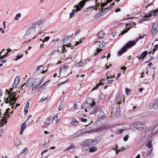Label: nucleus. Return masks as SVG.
I'll return each instance as SVG.
<instances>
[{
	"mask_svg": "<svg viewBox=\"0 0 158 158\" xmlns=\"http://www.w3.org/2000/svg\"><path fill=\"white\" fill-rule=\"evenodd\" d=\"M81 31V30L80 29H78L75 32L74 35L75 36H76L77 35L78 33Z\"/></svg>",
	"mask_w": 158,
	"mask_h": 158,
	"instance_id": "338daca9",
	"label": "nucleus"
},
{
	"mask_svg": "<svg viewBox=\"0 0 158 158\" xmlns=\"http://www.w3.org/2000/svg\"><path fill=\"white\" fill-rule=\"evenodd\" d=\"M102 49H101L100 50L99 48H97L96 50H95V51L94 53V55L96 56L97 55L99 52H100L101 51Z\"/></svg>",
	"mask_w": 158,
	"mask_h": 158,
	"instance_id": "2f4dec72",
	"label": "nucleus"
},
{
	"mask_svg": "<svg viewBox=\"0 0 158 158\" xmlns=\"http://www.w3.org/2000/svg\"><path fill=\"white\" fill-rule=\"evenodd\" d=\"M19 97V95H17V97H13L11 98H10V99L11 100V102H15L18 99V98Z\"/></svg>",
	"mask_w": 158,
	"mask_h": 158,
	"instance_id": "c756f323",
	"label": "nucleus"
},
{
	"mask_svg": "<svg viewBox=\"0 0 158 158\" xmlns=\"http://www.w3.org/2000/svg\"><path fill=\"white\" fill-rule=\"evenodd\" d=\"M148 53V51H145L140 54L139 57L137 56L136 57L139 58V60L141 61L144 60Z\"/></svg>",
	"mask_w": 158,
	"mask_h": 158,
	"instance_id": "6e6552de",
	"label": "nucleus"
},
{
	"mask_svg": "<svg viewBox=\"0 0 158 158\" xmlns=\"http://www.w3.org/2000/svg\"><path fill=\"white\" fill-rule=\"evenodd\" d=\"M152 108L155 110H158V99L154 102L152 105Z\"/></svg>",
	"mask_w": 158,
	"mask_h": 158,
	"instance_id": "aec40b11",
	"label": "nucleus"
},
{
	"mask_svg": "<svg viewBox=\"0 0 158 158\" xmlns=\"http://www.w3.org/2000/svg\"><path fill=\"white\" fill-rule=\"evenodd\" d=\"M23 56V54H21L20 56L19 55H17L16 57V59H15V61H17L19 59H20Z\"/></svg>",
	"mask_w": 158,
	"mask_h": 158,
	"instance_id": "c03bdc74",
	"label": "nucleus"
},
{
	"mask_svg": "<svg viewBox=\"0 0 158 158\" xmlns=\"http://www.w3.org/2000/svg\"><path fill=\"white\" fill-rule=\"evenodd\" d=\"M38 86H39L37 85H35V86H32V90H34L36 89L37 88H38Z\"/></svg>",
	"mask_w": 158,
	"mask_h": 158,
	"instance_id": "774afa93",
	"label": "nucleus"
},
{
	"mask_svg": "<svg viewBox=\"0 0 158 158\" xmlns=\"http://www.w3.org/2000/svg\"><path fill=\"white\" fill-rule=\"evenodd\" d=\"M145 19H141L140 21H139V22L140 23H142L144 21H146L148 20L149 19H147L146 17H145Z\"/></svg>",
	"mask_w": 158,
	"mask_h": 158,
	"instance_id": "6e6d98bb",
	"label": "nucleus"
},
{
	"mask_svg": "<svg viewBox=\"0 0 158 158\" xmlns=\"http://www.w3.org/2000/svg\"><path fill=\"white\" fill-rule=\"evenodd\" d=\"M73 35V33L72 35H67V36L66 37V40H69V39L71 38L72 37Z\"/></svg>",
	"mask_w": 158,
	"mask_h": 158,
	"instance_id": "864d4df0",
	"label": "nucleus"
},
{
	"mask_svg": "<svg viewBox=\"0 0 158 158\" xmlns=\"http://www.w3.org/2000/svg\"><path fill=\"white\" fill-rule=\"evenodd\" d=\"M32 27H29L27 30L25 35L23 36L24 39H26V36L30 34L32 32H34L35 31V25H32Z\"/></svg>",
	"mask_w": 158,
	"mask_h": 158,
	"instance_id": "423d86ee",
	"label": "nucleus"
},
{
	"mask_svg": "<svg viewBox=\"0 0 158 158\" xmlns=\"http://www.w3.org/2000/svg\"><path fill=\"white\" fill-rule=\"evenodd\" d=\"M101 130H102L100 127L94 129V130H93V131L98 132Z\"/></svg>",
	"mask_w": 158,
	"mask_h": 158,
	"instance_id": "3c124183",
	"label": "nucleus"
},
{
	"mask_svg": "<svg viewBox=\"0 0 158 158\" xmlns=\"http://www.w3.org/2000/svg\"><path fill=\"white\" fill-rule=\"evenodd\" d=\"M8 118L7 117L5 116H3V118H2L1 120L0 121V122L1 123V124H2V125H4V123L6 122V121Z\"/></svg>",
	"mask_w": 158,
	"mask_h": 158,
	"instance_id": "393cba45",
	"label": "nucleus"
},
{
	"mask_svg": "<svg viewBox=\"0 0 158 158\" xmlns=\"http://www.w3.org/2000/svg\"><path fill=\"white\" fill-rule=\"evenodd\" d=\"M46 87H45L43 85H41L39 88L38 91L42 92L43 90L45 89Z\"/></svg>",
	"mask_w": 158,
	"mask_h": 158,
	"instance_id": "72a5a7b5",
	"label": "nucleus"
},
{
	"mask_svg": "<svg viewBox=\"0 0 158 158\" xmlns=\"http://www.w3.org/2000/svg\"><path fill=\"white\" fill-rule=\"evenodd\" d=\"M97 7V6H90L89 7L87 8L86 9V10L87 11H91L92 10H93L94 9H95V10H97V8H95Z\"/></svg>",
	"mask_w": 158,
	"mask_h": 158,
	"instance_id": "412c9836",
	"label": "nucleus"
},
{
	"mask_svg": "<svg viewBox=\"0 0 158 158\" xmlns=\"http://www.w3.org/2000/svg\"><path fill=\"white\" fill-rule=\"evenodd\" d=\"M129 29H130V28H129L127 30H123V31L121 32L120 35H123L125 33H127L128 31L129 30Z\"/></svg>",
	"mask_w": 158,
	"mask_h": 158,
	"instance_id": "e2e57ef3",
	"label": "nucleus"
},
{
	"mask_svg": "<svg viewBox=\"0 0 158 158\" xmlns=\"http://www.w3.org/2000/svg\"><path fill=\"white\" fill-rule=\"evenodd\" d=\"M26 127V124L25 122L22 124L21 126V129L23 130H24Z\"/></svg>",
	"mask_w": 158,
	"mask_h": 158,
	"instance_id": "79ce46f5",
	"label": "nucleus"
},
{
	"mask_svg": "<svg viewBox=\"0 0 158 158\" xmlns=\"http://www.w3.org/2000/svg\"><path fill=\"white\" fill-rule=\"evenodd\" d=\"M138 41V40H137L135 41H128L125 45L128 48L134 46L136 44V42H137Z\"/></svg>",
	"mask_w": 158,
	"mask_h": 158,
	"instance_id": "1a4fd4ad",
	"label": "nucleus"
},
{
	"mask_svg": "<svg viewBox=\"0 0 158 158\" xmlns=\"http://www.w3.org/2000/svg\"><path fill=\"white\" fill-rule=\"evenodd\" d=\"M21 16V14L20 13H18L16 15V16L15 17V20H18L19 19L18 18H20Z\"/></svg>",
	"mask_w": 158,
	"mask_h": 158,
	"instance_id": "a18cd8bd",
	"label": "nucleus"
},
{
	"mask_svg": "<svg viewBox=\"0 0 158 158\" xmlns=\"http://www.w3.org/2000/svg\"><path fill=\"white\" fill-rule=\"evenodd\" d=\"M28 151V149L27 148H25L23 150H22V152L20 153L19 155L18 156V158H19L20 157V155L23 154L24 152H27ZM26 153H24V155H25L26 154Z\"/></svg>",
	"mask_w": 158,
	"mask_h": 158,
	"instance_id": "bb28decb",
	"label": "nucleus"
},
{
	"mask_svg": "<svg viewBox=\"0 0 158 158\" xmlns=\"http://www.w3.org/2000/svg\"><path fill=\"white\" fill-rule=\"evenodd\" d=\"M95 140H94L92 139H87L82 142V145L88 148L89 147H91V144H92Z\"/></svg>",
	"mask_w": 158,
	"mask_h": 158,
	"instance_id": "20e7f679",
	"label": "nucleus"
},
{
	"mask_svg": "<svg viewBox=\"0 0 158 158\" xmlns=\"http://www.w3.org/2000/svg\"><path fill=\"white\" fill-rule=\"evenodd\" d=\"M129 136L128 135H125L124 137H123V140L124 141H127L128 139L129 138Z\"/></svg>",
	"mask_w": 158,
	"mask_h": 158,
	"instance_id": "5fc2aeb1",
	"label": "nucleus"
},
{
	"mask_svg": "<svg viewBox=\"0 0 158 158\" xmlns=\"http://www.w3.org/2000/svg\"><path fill=\"white\" fill-rule=\"evenodd\" d=\"M152 131L151 128H149L145 131L143 134L145 135V137H148L152 134Z\"/></svg>",
	"mask_w": 158,
	"mask_h": 158,
	"instance_id": "ddd939ff",
	"label": "nucleus"
},
{
	"mask_svg": "<svg viewBox=\"0 0 158 158\" xmlns=\"http://www.w3.org/2000/svg\"><path fill=\"white\" fill-rule=\"evenodd\" d=\"M29 79L25 83V84L26 85L27 87H30L31 86V83L29 81Z\"/></svg>",
	"mask_w": 158,
	"mask_h": 158,
	"instance_id": "a19ab883",
	"label": "nucleus"
},
{
	"mask_svg": "<svg viewBox=\"0 0 158 158\" xmlns=\"http://www.w3.org/2000/svg\"><path fill=\"white\" fill-rule=\"evenodd\" d=\"M101 17V14H99L98 13L96 14L94 16V17L95 18H98Z\"/></svg>",
	"mask_w": 158,
	"mask_h": 158,
	"instance_id": "09e8293b",
	"label": "nucleus"
},
{
	"mask_svg": "<svg viewBox=\"0 0 158 158\" xmlns=\"http://www.w3.org/2000/svg\"><path fill=\"white\" fill-rule=\"evenodd\" d=\"M108 4V2H107L106 3H101V7L102 8L103 7H104L105 6H106V5Z\"/></svg>",
	"mask_w": 158,
	"mask_h": 158,
	"instance_id": "bf43d9fd",
	"label": "nucleus"
},
{
	"mask_svg": "<svg viewBox=\"0 0 158 158\" xmlns=\"http://www.w3.org/2000/svg\"><path fill=\"white\" fill-rule=\"evenodd\" d=\"M102 43L101 45L99 44V47L100 48L101 47L103 48L104 47V45L105 44V43L103 41H102Z\"/></svg>",
	"mask_w": 158,
	"mask_h": 158,
	"instance_id": "69168bd1",
	"label": "nucleus"
},
{
	"mask_svg": "<svg viewBox=\"0 0 158 158\" xmlns=\"http://www.w3.org/2000/svg\"><path fill=\"white\" fill-rule=\"evenodd\" d=\"M120 101L118 102L117 103L118 104V106L116 110V111L115 114L116 115H119L120 114V104L122 103V102H121V99H120Z\"/></svg>",
	"mask_w": 158,
	"mask_h": 158,
	"instance_id": "a211bd4d",
	"label": "nucleus"
},
{
	"mask_svg": "<svg viewBox=\"0 0 158 158\" xmlns=\"http://www.w3.org/2000/svg\"><path fill=\"white\" fill-rule=\"evenodd\" d=\"M157 14H158V9L157 10L156 12L153 10L152 11H150L148 13H147L145 15L148 17L149 18L152 15L156 16Z\"/></svg>",
	"mask_w": 158,
	"mask_h": 158,
	"instance_id": "9b49d317",
	"label": "nucleus"
},
{
	"mask_svg": "<svg viewBox=\"0 0 158 158\" xmlns=\"http://www.w3.org/2000/svg\"><path fill=\"white\" fill-rule=\"evenodd\" d=\"M45 22L44 20H40L35 23V24L36 25H40L42 24L43 22Z\"/></svg>",
	"mask_w": 158,
	"mask_h": 158,
	"instance_id": "58836bf2",
	"label": "nucleus"
},
{
	"mask_svg": "<svg viewBox=\"0 0 158 158\" xmlns=\"http://www.w3.org/2000/svg\"><path fill=\"white\" fill-rule=\"evenodd\" d=\"M52 120H51L50 117H48L45 120L46 124L47 125H49L52 122Z\"/></svg>",
	"mask_w": 158,
	"mask_h": 158,
	"instance_id": "c85d7f7f",
	"label": "nucleus"
},
{
	"mask_svg": "<svg viewBox=\"0 0 158 158\" xmlns=\"http://www.w3.org/2000/svg\"><path fill=\"white\" fill-rule=\"evenodd\" d=\"M100 86V85H99L98 84H97L96 86H94V88H93V89L92 90V91H94V90H95L97 89H98L99 87V86Z\"/></svg>",
	"mask_w": 158,
	"mask_h": 158,
	"instance_id": "4d7b16f0",
	"label": "nucleus"
},
{
	"mask_svg": "<svg viewBox=\"0 0 158 158\" xmlns=\"http://www.w3.org/2000/svg\"><path fill=\"white\" fill-rule=\"evenodd\" d=\"M86 60H81L80 62H78L76 64V65L77 67H83L87 64L86 62Z\"/></svg>",
	"mask_w": 158,
	"mask_h": 158,
	"instance_id": "4468645a",
	"label": "nucleus"
},
{
	"mask_svg": "<svg viewBox=\"0 0 158 158\" xmlns=\"http://www.w3.org/2000/svg\"><path fill=\"white\" fill-rule=\"evenodd\" d=\"M128 48L125 45L121 48V50L118 51V56H121L124 53L127 52Z\"/></svg>",
	"mask_w": 158,
	"mask_h": 158,
	"instance_id": "9d476101",
	"label": "nucleus"
},
{
	"mask_svg": "<svg viewBox=\"0 0 158 158\" xmlns=\"http://www.w3.org/2000/svg\"><path fill=\"white\" fill-rule=\"evenodd\" d=\"M133 24H134V25L136 24L134 22L132 23H130L129 24H126V28H127V27L128 26H129V27H132L133 25Z\"/></svg>",
	"mask_w": 158,
	"mask_h": 158,
	"instance_id": "603ef678",
	"label": "nucleus"
},
{
	"mask_svg": "<svg viewBox=\"0 0 158 158\" xmlns=\"http://www.w3.org/2000/svg\"><path fill=\"white\" fill-rule=\"evenodd\" d=\"M152 27L151 32L152 35L154 36L156 34L158 31V23L157 22L152 23Z\"/></svg>",
	"mask_w": 158,
	"mask_h": 158,
	"instance_id": "39448f33",
	"label": "nucleus"
},
{
	"mask_svg": "<svg viewBox=\"0 0 158 158\" xmlns=\"http://www.w3.org/2000/svg\"><path fill=\"white\" fill-rule=\"evenodd\" d=\"M105 116V115L101 110H99V114L98 115V117L99 119H103Z\"/></svg>",
	"mask_w": 158,
	"mask_h": 158,
	"instance_id": "6ab92c4d",
	"label": "nucleus"
},
{
	"mask_svg": "<svg viewBox=\"0 0 158 158\" xmlns=\"http://www.w3.org/2000/svg\"><path fill=\"white\" fill-rule=\"evenodd\" d=\"M155 73H154L152 75V78L151 79L149 78V80L151 81H153L154 79V77L155 76Z\"/></svg>",
	"mask_w": 158,
	"mask_h": 158,
	"instance_id": "052dcab7",
	"label": "nucleus"
},
{
	"mask_svg": "<svg viewBox=\"0 0 158 158\" xmlns=\"http://www.w3.org/2000/svg\"><path fill=\"white\" fill-rule=\"evenodd\" d=\"M105 98V97L104 95L102 94V93L99 94L98 96V99L99 100L104 99Z\"/></svg>",
	"mask_w": 158,
	"mask_h": 158,
	"instance_id": "7c9ffc66",
	"label": "nucleus"
},
{
	"mask_svg": "<svg viewBox=\"0 0 158 158\" xmlns=\"http://www.w3.org/2000/svg\"><path fill=\"white\" fill-rule=\"evenodd\" d=\"M104 34V31H101L97 35V37L98 38H102L105 35Z\"/></svg>",
	"mask_w": 158,
	"mask_h": 158,
	"instance_id": "5701e85b",
	"label": "nucleus"
},
{
	"mask_svg": "<svg viewBox=\"0 0 158 158\" xmlns=\"http://www.w3.org/2000/svg\"><path fill=\"white\" fill-rule=\"evenodd\" d=\"M42 67V70L44 68V66L43 65H40L37 67V68L34 71V73H36V72L38 71H39L40 70V69Z\"/></svg>",
	"mask_w": 158,
	"mask_h": 158,
	"instance_id": "473e14b6",
	"label": "nucleus"
},
{
	"mask_svg": "<svg viewBox=\"0 0 158 158\" xmlns=\"http://www.w3.org/2000/svg\"><path fill=\"white\" fill-rule=\"evenodd\" d=\"M131 89H129L127 88H125V91L127 95H129L131 93L130 91L131 92Z\"/></svg>",
	"mask_w": 158,
	"mask_h": 158,
	"instance_id": "37998d69",
	"label": "nucleus"
},
{
	"mask_svg": "<svg viewBox=\"0 0 158 158\" xmlns=\"http://www.w3.org/2000/svg\"><path fill=\"white\" fill-rule=\"evenodd\" d=\"M13 88H11L10 89L9 91L7 89H6V92L8 94H9L10 93H11V94H12L13 93L12 92L13 91Z\"/></svg>",
	"mask_w": 158,
	"mask_h": 158,
	"instance_id": "de8ad7c7",
	"label": "nucleus"
},
{
	"mask_svg": "<svg viewBox=\"0 0 158 158\" xmlns=\"http://www.w3.org/2000/svg\"><path fill=\"white\" fill-rule=\"evenodd\" d=\"M95 104V102L94 101L93 103L91 109H92L91 112L90 114H96V112L100 109V107L98 106H94Z\"/></svg>",
	"mask_w": 158,
	"mask_h": 158,
	"instance_id": "0eeeda50",
	"label": "nucleus"
},
{
	"mask_svg": "<svg viewBox=\"0 0 158 158\" xmlns=\"http://www.w3.org/2000/svg\"><path fill=\"white\" fill-rule=\"evenodd\" d=\"M5 103L6 104H7L8 103H10V105H12V103L11 102V100L10 99H9V98H7L6 99V100L5 102Z\"/></svg>",
	"mask_w": 158,
	"mask_h": 158,
	"instance_id": "ea45409f",
	"label": "nucleus"
},
{
	"mask_svg": "<svg viewBox=\"0 0 158 158\" xmlns=\"http://www.w3.org/2000/svg\"><path fill=\"white\" fill-rule=\"evenodd\" d=\"M78 123V121L76 120V119L73 118L72 119V121L71 122V123L74 125H77Z\"/></svg>",
	"mask_w": 158,
	"mask_h": 158,
	"instance_id": "cd10ccee",
	"label": "nucleus"
},
{
	"mask_svg": "<svg viewBox=\"0 0 158 158\" xmlns=\"http://www.w3.org/2000/svg\"><path fill=\"white\" fill-rule=\"evenodd\" d=\"M146 147L150 148H151L152 146V141L151 140L148 141L147 143L146 144Z\"/></svg>",
	"mask_w": 158,
	"mask_h": 158,
	"instance_id": "e433bc0d",
	"label": "nucleus"
},
{
	"mask_svg": "<svg viewBox=\"0 0 158 158\" xmlns=\"http://www.w3.org/2000/svg\"><path fill=\"white\" fill-rule=\"evenodd\" d=\"M94 100V99L90 98L87 99L86 102H83V105L81 106V108L83 109L85 108L87 109L90 107L91 108Z\"/></svg>",
	"mask_w": 158,
	"mask_h": 158,
	"instance_id": "7ed1b4c3",
	"label": "nucleus"
},
{
	"mask_svg": "<svg viewBox=\"0 0 158 158\" xmlns=\"http://www.w3.org/2000/svg\"><path fill=\"white\" fill-rule=\"evenodd\" d=\"M158 48V44H156L154 46L153 48L152 49V54H154L155 52L157 49Z\"/></svg>",
	"mask_w": 158,
	"mask_h": 158,
	"instance_id": "c9c22d12",
	"label": "nucleus"
},
{
	"mask_svg": "<svg viewBox=\"0 0 158 158\" xmlns=\"http://www.w3.org/2000/svg\"><path fill=\"white\" fill-rule=\"evenodd\" d=\"M87 0H83L80 1L77 5L74 7H75L76 8V10L74 9L72 10L71 13L70 14L69 18H71L73 15L75 14L76 11H77V12H78L81 10V9L83 8L86 3V1Z\"/></svg>",
	"mask_w": 158,
	"mask_h": 158,
	"instance_id": "f257e3e1",
	"label": "nucleus"
},
{
	"mask_svg": "<svg viewBox=\"0 0 158 158\" xmlns=\"http://www.w3.org/2000/svg\"><path fill=\"white\" fill-rule=\"evenodd\" d=\"M69 66L68 65H65L63 68H61L60 70L59 75H60V72L63 71L64 72H66Z\"/></svg>",
	"mask_w": 158,
	"mask_h": 158,
	"instance_id": "4be33fe9",
	"label": "nucleus"
},
{
	"mask_svg": "<svg viewBox=\"0 0 158 158\" xmlns=\"http://www.w3.org/2000/svg\"><path fill=\"white\" fill-rule=\"evenodd\" d=\"M50 39V37L49 36H47L45 37L43 40H42V39H40V48H42L43 47V45L44 44V42H46L48 41Z\"/></svg>",
	"mask_w": 158,
	"mask_h": 158,
	"instance_id": "2eb2a0df",
	"label": "nucleus"
},
{
	"mask_svg": "<svg viewBox=\"0 0 158 158\" xmlns=\"http://www.w3.org/2000/svg\"><path fill=\"white\" fill-rule=\"evenodd\" d=\"M10 110V109L8 108L7 109L6 111V112L4 113V114H5L6 116L7 115V114H8L9 113V110Z\"/></svg>",
	"mask_w": 158,
	"mask_h": 158,
	"instance_id": "680f3d73",
	"label": "nucleus"
},
{
	"mask_svg": "<svg viewBox=\"0 0 158 158\" xmlns=\"http://www.w3.org/2000/svg\"><path fill=\"white\" fill-rule=\"evenodd\" d=\"M110 127V126L109 125H106L103 126H101L102 130H105L109 128Z\"/></svg>",
	"mask_w": 158,
	"mask_h": 158,
	"instance_id": "f704fd0d",
	"label": "nucleus"
},
{
	"mask_svg": "<svg viewBox=\"0 0 158 158\" xmlns=\"http://www.w3.org/2000/svg\"><path fill=\"white\" fill-rule=\"evenodd\" d=\"M99 14H101V17L104 15L105 13H104V12L103 9H102V10H101L99 13Z\"/></svg>",
	"mask_w": 158,
	"mask_h": 158,
	"instance_id": "13d9d810",
	"label": "nucleus"
},
{
	"mask_svg": "<svg viewBox=\"0 0 158 158\" xmlns=\"http://www.w3.org/2000/svg\"><path fill=\"white\" fill-rule=\"evenodd\" d=\"M81 121L82 122L85 123L87 121V120L86 118H81Z\"/></svg>",
	"mask_w": 158,
	"mask_h": 158,
	"instance_id": "0e129e2a",
	"label": "nucleus"
},
{
	"mask_svg": "<svg viewBox=\"0 0 158 158\" xmlns=\"http://www.w3.org/2000/svg\"><path fill=\"white\" fill-rule=\"evenodd\" d=\"M86 127L84 128H82L81 130H80V132H81V134H84L87 133Z\"/></svg>",
	"mask_w": 158,
	"mask_h": 158,
	"instance_id": "4c0bfd02",
	"label": "nucleus"
},
{
	"mask_svg": "<svg viewBox=\"0 0 158 158\" xmlns=\"http://www.w3.org/2000/svg\"><path fill=\"white\" fill-rule=\"evenodd\" d=\"M40 79L38 78H34L32 79L31 82V86H34L35 85H37L38 82Z\"/></svg>",
	"mask_w": 158,
	"mask_h": 158,
	"instance_id": "dca6fc26",
	"label": "nucleus"
},
{
	"mask_svg": "<svg viewBox=\"0 0 158 158\" xmlns=\"http://www.w3.org/2000/svg\"><path fill=\"white\" fill-rule=\"evenodd\" d=\"M125 149V148H124V147H123V148H120L116 152V154H118V152H119L123 151Z\"/></svg>",
	"mask_w": 158,
	"mask_h": 158,
	"instance_id": "49530a36",
	"label": "nucleus"
},
{
	"mask_svg": "<svg viewBox=\"0 0 158 158\" xmlns=\"http://www.w3.org/2000/svg\"><path fill=\"white\" fill-rule=\"evenodd\" d=\"M20 77L19 76H18L16 77L15 78V80L14 81V83L12 85V86L13 88L15 86H16L17 85H18L20 82Z\"/></svg>",
	"mask_w": 158,
	"mask_h": 158,
	"instance_id": "f8f14e48",
	"label": "nucleus"
},
{
	"mask_svg": "<svg viewBox=\"0 0 158 158\" xmlns=\"http://www.w3.org/2000/svg\"><path fill=\"white\" fill-rule=\"evenodd\" d=\"M133 127L140 131H142L147 127L146 125L143 123H141L139 121L135 122L133 123Z\"/></svg>",
	"mask_w": 158,
	"mask_h": 158,
	"instance_id": "f03ea898",
	"label": "nucleus"
},
{
	"mask_svg": "<svg viewBox=\"0 0 158 158\" xmlns=\"http://www.w3.org/2000/svg\"><path fill=\"white\" fill-rule=\"evenodd\" d=\"M152 148L150 150H148L147 151L146 153V155L147 156H148L152 152Z\"/></svg>",
	"mask_w": 158,
	"mask_h": 158,
	"instance_id": "8fccbe9b",
	"label": "nucleus"
},
{
	"mask_svg": "<svg viewBox=\"0 0 158 158\" xmlns=\"http://www.w3.org/2000/svg\"><path fill=\"white\" fill-rule=\"evenodd\" d=\"M21 142V140L19 139H16L14 141V144L15 146H18Z\"/></svg>",
	"mask_w": 158,
	"mask_h": 158,
	"instance_id": "b1692460",
	"label": "nucleus"
},
{
	"mask_svg": "<svg viewBox=\"0 0 158 158\" xmlns=\"http://www.w3.org/2000/svg\"><path fill=\"white\" fill-rule=\"evenodd\" d=\"M89 152L90 153L94 152H95L97 150V148L95 146H94L93 144H92L91 146V147L88 148Z\"/></svg>",
	"mask_w": 158,
	"mask_h": 158,
	"instance_id": "f3484780",
	"label": "nucleus"
},
{
	"mask_svg": "<svg viewBox=\"0 0 158 158\" xmlns=\"http://www.w3.org/2000/svg\"><path fill=\"white\" fill-rule=\"evenodd\" d=\"M86 130L87 133H89L92 132L93 131V127H89L88 125L86 126Z\"/></svg>",
	"mask_w": 158,
	"mask_h": 158,
	"instance_id": "a878e982",
	"label": "nucleus"
}]
</instances>
